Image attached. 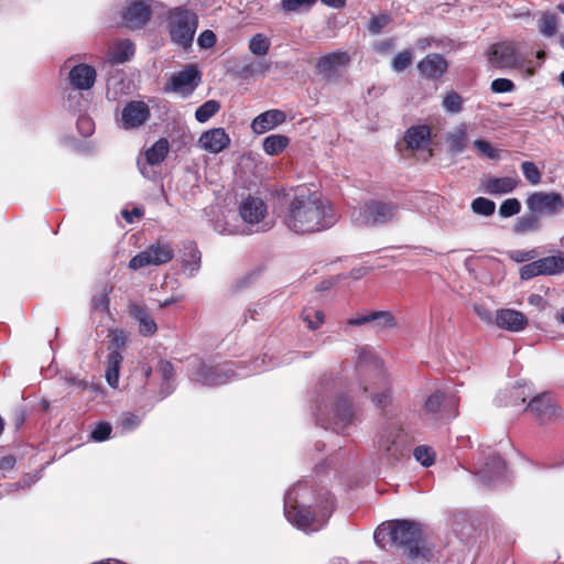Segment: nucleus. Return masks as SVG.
Returning a JSON list of instances; mask_svg holds the SVG:
<instances>
[{
	"instance_id": "25",
	"label": "nucleus",
	"mask_w": 564,
	"mask_h": 564,
	"mask_svg": "<svg viewBox=\"0 0 564 564\" xmlns=\"http://www.w3.org/2000/svg\"><path fill=\"white\" fill-rule=\"evenodd\" d=\"M70 84L79 90L90 89L96 80V70L87 64H78L69 72Z\"/></svg>"
},
{
	"instance_id": "29",
	"label": "nucleus",
	"mask_w": 564,
	"mask_h": 564,
	"mask_svg": "<svg viewBox=\"0 0 564 564\" xmlns=\"http://www.w3.org/2000/svg\"><path fill=\"white\" fill-rule=\"evenodd\" d=\"M134 55V45L130 40L115 42L109 48V58L112 63L121 64Z\"/></svg>"
},
{
	"instance_id": "37",
	"label": "nucleus",
	"mask_w": 564,
	"mask_h": 564,
	"mask_svg": "<svg viewBox=\"0 0 564 564\" xmlns=\"http://www.w3.org/2000/svg\"><path fill=\"white\" fill-rule=\"evenodd\" d=\"M270 47H271L270 39L262 33L254 34L249 41V50L253 55H257V56L267 55Z\"/></svg>"
},
{
	"instance_id": "39",
	"label": "nucleus",
	"mask_w": 564,
	"mask_h": 564,
	"mask_svg": "<svg viewBox=\"0 0 564 564\" xmlns=\"http://www.w3.org/2000/svg\"><path fill=\"white\" fill-rule=\"evenodd\" d=\"M558 19L555 13L544 12L539 20V31L544 36L551 37L557 31Z\"/></svg>"
},
{
	"instance_id": "1",
	"label": "nucleus",
	"mask_w": 564,
	"mask_h": 564,
	"mask_svg": "<svg viewBox=\"0 0 564 564\" xmlns=\"http://www.w3.org/2000/svg\"><path fill=\"white\" fill-rule=\"evenodd\" d=\"M280 217L284 226L296 235L316 234L337 223L333 205L321 192L297 186L283 197Z\"/></svg>"
},
{
	"instance_id": "28",
	"label": "nucleus",
	"mask_w": 564,
	"mask_h": 564,
	"mask_svg": "<svg viewBox=\"0 0 564 564\" xmlns=\"http://www.w3.org/2000/svg\"><path fill=\"white\" fill-rule=\"evenodd\" d=\"M123 361V357L120 351L111 350L107 357V369H106V380L108 384L116 389L119 384V373L121 364Z\"/></svg>"
},
{
	"instance_id": "17",
	"label": "nucleus",
	"mask_w": 564,
	"mask_h": 564,
	"mask_svg": "<svg viewBox=\"0 0 564 564\" xmlns=\"http://www.w3.org/2000/svg\"><path fill=\"white\" fill-rule=\"evenodd\" d=\"M448 68V63L442 54H427L417 63L421 76L427 80H438Z\"/></svg>"
},
{
	"instance_id": "33",
	"label": "nucleus",
	"mask_w": 564,
	"mask_h": 564,
	"mask_svg": "<svg viewBox=\"0 0 564 564\" xmlns=\"http://www.w3.org/2000/svg\"><path fill=\"white\" fill-rule=\"evenodd\" d=\"M290 140L282 134H271L263 140V151L269 155H279L289 145Z\"/></svg>"
},
{
	"instance_id": "60",
	"label": "nucleus",
	"mask_w": 564,
	"mask_h": 564,
	"mask_svg": "<svg viewBox=\"0 0 564 564\" xmlns=\"http://www.w3.org/2000/svg\"><path fill=\"white\" fill-rule=\"evenodd\" d=\"M143 216V209L139 207H133L131 210L124 209L122 210V217L127 223L132 224L134 219H140Z\"/></svg>"
},
{
	"instance_id": "12",
	"label": "nucleus",
	"mask_w": 564,
	"mask_h": 564,
	"mask_svg": "<svg viewBox=\"0 0 564 564\" xmlns=\"http://www.w3.org/2000/svg\"><path fill=\"white\" fill-rule=\"evenodd\" d=\"M398 212V205L392 202L371 199L365 204L364 218L369 225H383L391 221Z\"/></svg>"
},
{
	"instance_id": "6",
	"label": "nucleus",
	"mask_w": 564,
	"mask_h": 564,
	"mask_svg": "<svg viewBox=\"0 0 564 564\" xmlns=\"http://www.w3.org/2000/svg\"><path fill=\"white\" fill-rule=\"evenodd\" d=\"M334 497L328 495L322 516H318L311 509V507L305 506H292L290 508H285V514L289 521H291L297 528L315 531L326 522L332 511L334 510Z\"/></svg>"
},
{
	"instance_id": "8",
	"label": "nucleus",
	"mask_w": 564,
	"mask_h": 564,
	"mask_svg": "<svg viewBox=\"0 0 564 564\" xmlns=\"http://www.w3.org/2000/svg\"><path fill=\"white\" fill-rule=\"evenodd\" d=\"M487 55L489 63L496 68H519L523 63L516 44L510 41L492 44Z\"/></svg>"
},
{
	"instance_id": "20",
	"label": "nucleus",
	"mask_w": 564,
	"mask_h": 564,
	"mask_svg": "<svg viewBox=\"0 0 564 564\" xmlns=\"http://www.w3.org/2000/svg\"><path fill=\"white\" fill-rule=\"evenodd\" d=\"M230 138L224 128H213L205 131L199 138V145L205 151L217 154L228 148Z\"/></svg>"
},
{
	"instance_id": "15",
	"label": "nucleus",
	"mask_w": 564,
	"mask_h": 564,
	"mask_svg": "<svg viewBox=\"0 0 564 564\" xmlns=\"http://www.w3.org/2000/svg\"><path fill=\"white\" fill-rule=\"evenodd\" d=\"M530 412L541 423L550 422L558 415V406L549 393H541L533 397L524 409Z\"/></svg>"
},
{
	"instance_id": "59",
	"label": "nucleus",
	"mask_w": 564,
	"mask_h": 564,
	"mask_svg": "<svg viewBox=\"0 0 564 564\" xmlns=\"http://www.w3.org/2000/svg\"><path fill=\"white\" fill-rule=\"evenodd\" d=\"M510 258L518 263L531 261L532 259L535 258V250L534 249L529 250V251L517 250V251L511 252Z\"/></svg>"
},
{
	"instance_id": "52",
	"label": "nucleus",
	"mask_w": 564,
	"mask_h": 564,
	"mask_svg": "<svg viewBox=\"0 0 564 564\" xmlns=\"http://www.w3.org/2000/svg\"><path fill=\"white\" fill-rule=\"evenodd\" d=\"M521 210V204L517 198H508L499 207V214L501 217H511L519 214Z\"/></svg>"
},
{
	"instance_id": "30",
	"label": "nucleus",
	"mask_w": 564,
	"mask_h": 564,
	"mask_svg": "<svg viewBox=\"0 0 564 564\" xmlns=\"http://www.w3.org/2000/svg\"><path fill=\"white\" fill-rule=\"evenodd\" d=\"M519 180L514 177H490L486 185V192L492 195L507 194L518 186Z\"/></svg>"
},
{
	"instance_id": "43",
	"label": "nucleus",
	"mask_w": 564,
	"mask_h": 564,
	"mask_svg": "<svg viewBox=\"0 0 564 564\" xmlns=\"http://www.w3.org/2000/svg\"><path fill=\"white\" fill-rule=\"evenodd\" d=\"M540 226L541 223L535 215H525L518 218L517 224L514 226V231L518 234L535 231L540 228Z\"/></svg>"
},
{
	"instance_id": "7",
	"label": "nucleus",
	"mask_w": 564,
	"mask_h": 564,
	"mask_svg": "<svg viewBox=\"0 0 564 564\" xmlns=\"http://www.w3.org/2000/svg\"><path fill=\"white\" fill-rule=\"evenodd\" d=\"M202 82V73L195 64H187L181 70L171 75L164 91L180 94L183 97L191 96Z\"/></svg>"
},
{
	"instance_id": "63",
	"label": "nucleus",
	"mask_w": 564,
	"mask_h": 564,
	"mask_svg": "<svg viewBox=\"0 0 564 564\" xmlns=\"http://www.w3.org/2000/svg\"><path fill=\"white\" fill-rule=\"evenodd\" d=\"M77 126L83 134H85V135L90 134L93 122L89 118L80 117L77 121Z\"/></svg>"
},
{
	"instance_id": "31",
	"label": "nucleus",
	"mask_w": 564,
	"mask_h": 564,
	"mask_svg": "<svg viewBox=\"0 0 564 564\" xmlns=\"http://www.w3.org/2000/svg\"><path fill=\"white\" fill-rule=\"evenodd\" d=\"M352 416L354 412L350 400L346 398H338L334 403L335 424L345 427L351 422Z\"/></svg>"
},
{
	"instance_id": "38",
	"label": "nucleus",
	"mask_w": 564,
	"mask_h": 564,
	"mask_svg": "<svg viewBox=\"0 0 564 564\" xmlns=\"http://www.w3.org/2000/svg\"><path fill=\"white\" fill-rule=\"evenodd\" d=\"M219 101L215 99L207 100L196 109L195 119L198 122L204 123L208 121L213 116H215L219 111Z\"/></svg>"
},
{
	"instance_id": "22",
	"label": "nucleus",
	"mask_w": 564,
	"mask_h": 564,
	"mask_svg": "<svg viewBox=\"0 0 564 564\" xmlns=\"http://www.w3.org/2000/svg\"><path fill=\"white\" fill-rule=\"evenodd\" d=\"M286 120V115L280 109L267 110L257 116L251 122V129L256 134H263Z\"/></svg>"
},
{
	"instance_id": "13",
	"label": "nucleus",
	"mask_w": 564,
	"mask_h": 564,
	"mask_svg": "<svg viewBox=\"0 0 564 564\" xmlns=\"http://www.w3.org/2000/svg\"><path fill=\"white\" fill-rule=\"evenodd\" d=\"M194 376L195 380L202 384L214 387L227 383L236 377V373L232 369L225 366H210L202 362Z\"/></svg>"
},
{
	"instance_id": "64",
	"label": "nucleus",
	"mask_w": 564,
	"mask_h": 564,
	"mask_svg": "<svg viewBox=\"0 0 564 564\" xmlns=\"http://www.w3.org/2000/svg\"><path fill=\"white\" fill-rule=\"evenodd\" d=\"M474 311L480 317V319H482V321L491 319L490 313L484 306L475 305Z\"/></svg>"
},
{
	"instance_id": "4",
	"label": "nucleus",
	"mask_w": 564,
	"mask_h": 564,
	"mask_svg": "<svg viewBox=\"0 0 564 564\" xmlns=\"http://www.w3.org/2000/svg\"><path fill=\"white\" fill-rule=\"evenodd\" d=\"M410 440L399 425H388L377 435L378 453L389 463L400 462L409 454Z\"/></svg>"
},
{
	"instance_id": "50",
	"label": "nucleus",
	"mask_w": 564,
	"mask_h": 564,
	"mask_svg": "<svg viewBox=\"0 0 564 564\" xmlns=\"http://www.w3.org/2000/svg\"><path fill=\"white\" fill-rule=\"evenodd\" d=\"M391 22V17L387 13L375 15L369 20L368 30L372 34L380 33Z\"/></svg>"
},
{
	"instance_id": "57",
	"label": "nucleus",
	"mask_w": 564,
	"mask_h": 564,
	"mask_svg": "<svg viewBox=\"0 0 564 564\" xmlns=\"http://www.w3.org/2000/svg\"><path fill=\"white\" fill-rule=\"evenodd\" d=\"M197 43L202 48H210L216 44V35L213 31L205 30L199 34Z\"/></svg>"
},
{
	"instance_id": "56",
	"label": "nucleus",
	"mask_w": 564,
	"mask_h": 564,
	"mask_svg": "<svg viewBox=\"0 0 564 564\" xmlns=\"http://www.w3.org/2000/svg\"><path fill=\"white\" fill-rule=\"evenodd\" d=\"M110 344L113 347V350H118L123 348L127 343V337L123 330L115 329L109 333Z\"/></svg>"
},
{
	"instance_id": "5",
	"label": "nucleus",
	"mask_w": 564,
	"mask_h": 564,
	"mask_svg": "<svg viewBox=\"0 0 564 564\" xmlns=\"http://www.w3.org/2000/svg\"><path fill=\"white\" fill-rule=\"evenodd\" d=\"M197 26L198 17L192 10L177 7L171 11L169 31L172 41L180 46L187 48L192 45Z\"/></svg>"
},
{
	"instance_id": "45",
	"label": "nucleus",
	"mask_w": 564,
	"mask_h": 564,
	"mask_svg": "<svg viewBox=\"0 0 564 564\" xmlns=\"http://www.w3.org/2000/svg\"><path fill=\"white\" fill-rule=\"evenodd\" d=\"M414 458L424 467H430L435 463V452L429 446H417L413 451Z\"/></svg>"
},
{
	"instance_id": "44",
	"label": "nucleus",
	"mask_w": 564,
	"mask_h": 564,
	"mask_svg": "<svg viewBox=\"0 0 564 564\" xmlns=\"http://www.w3.org/2000/svg\"><path fill=\"white\" fill-rule=\"evenodd\" d=\"M496 204L495 202L485 198V197H477L471 202V210L481 216H491L495 213Z\"/></svg>"
},
{
	"instance_id": "46",
	"label": "nucleus",
	"mask_w": 564,
	"mask_h": 564,
	"mask_svg": "<svg viewBox=\"0 0 564 564\" xmlns=\"http://www.w3.org/2000/svg\"><path fill=\"white\" fill-rule=\"evenodd\" d=\"M271 68V62L261 59L256 63L245 65L240 72L243 77H251L258 74H264Z\"/></svg>"
},
{
	"instance_id": "42",
	"label": "nucleus",
	"mask_w": 564,
	"mask_h": 564,
	"mask_svg": "<svg viewBox=\"0 0 564 564\" xmlns=\"http://www.w3.org/2000/svg\"><path fill=\"white\" fill-rule=\"evenodd\" d=\"M521 280H530L539 275H545V270L541 259L531 261L520 268L519 271Z\"/></svg>"
},
{
	"instance_id": "47",
	"label": "nucleus",
	"mask_w": 564,
	"mask_h": 564,
	"mask_svg": "<svg viewBox=\"0 0 564 564\" xmlns=\"http://www.w3.org/2000/svg\"><path fill=\"white\" fill-rule=\"evenodd\" d=\"M413 62V54L410 50H403L395 54L392 59V68L395 72H403Z\"/></svg>"
},
{
	"instance_id": "19",
	"label": "nucleus",
	"mask_w": 564,
	"mask_h": 564,
	"mask_svg": "<svg viewBox=\"0 0 564 564\" xmlns=\"http://www.w3.org/2000/svg\"><path fill=\"white\" fill-rule=\"evenodd\" d=\"M432 129L427 124H415L406 129L403 141L406 149L415 152L424 150L431 143Z\"/></svg>"
},
{
	"instance_id": "26",
	"label": "nucleus",
	"mask_w": 564,
	"mask_h": 564,
	"mask_svg": "<svg viewBox=\"0 0 564 564\" xmlns=\"http://www.w3.org/2000/svg\"><path fill=\"white\" fill-rule=\"evenodd\" d=\"M445 402V393L442 391H435L424 402L423 410L426 415L436 420H449L447 415Z\"/></svg>"
},
{
	"instance_id": "3",
	"label": "nucleus",
	"mask_w": 564,
	"mask_h": 564,
	"mask_svg": "<svg viewBox=\"0 0 564 564\" xmlns=\"http://www.w3.org/2000/svg\"><path fill=\"white\" fill-rule=\"evenodd\" d=\"M357 371L372 380V387L364 386V391L371 394L372 402L384 409L390 403L391 383L383 369L382 361L368 347L358 350Z\"/></svg>"
},
{
	"instance_id": "21",
	"label": "nucleus",
	"mask_w": 564,
	"mask_h": 564,
	"mask_svg": "<svg viewBox=\"0 0 564 564\" xmlns=\"http://www.w3.org/2000/svg\"><path fill=\"white\" fill-rule=\"evenodd\" d=\"M496 324L498 327L518 333L523 330L528 326L527 316L517 310L501 308L497 311Z\"/></svg>"
},
{
	"instance_id": "18",
	"label": "nucleus",
	"mask_w": 564,
	"mask_h": 564,
	"mask_svg": "<svg viewBox=\"0 0 564 564\" xmlns=\"http://www.w3.org/2000/svg\"><path fill=\"white\" fill-rule=\"evenodd\" d=\"M267 204L259 197L249 195L239 205V215L249 225L260 224L267 216Z\"/></svg>"
},
{
	"instance_id": "62",
	"label": "nucleus",
	"mask_w": 564,
	"mask_h": 564,
	"mask_svg": "<svg viewBox=\"0 0 564 564\" xmlns=\"http://www.w3.org/2000/svg\"><path fill=\"white\" fill-rule=\"evenodd\" d=\"M17 464V458L13 455H6L0 457V470H12Z\"/></svg>"
},
{
	"instance_id": "32",
	"label": "nucleus",
	"mask_w": 564,
	"mask_h": 564,
	"mask_svg": "<svg viewBox=\"0 0 564 564\" xmlns=\"http://www.w3.org/2000/svg\"><path fill=\"white\" fill-rule=\"evenodd\" d=\"M170 144L167 139L160 138L150 149L145 151V159L150 165L162 163L169 154Z\"/></svg>"
},
{
	"instance_id": "2",
	"label": "nucleus",
	"mask_w": 564,
	"mask_h": 564,
	"mask_svg": "<svg viewBox=\"0 0 564 564\" xmlns=\"http://www.w3.org/2000/svg\"><path fill=\"white\" fill-rule=\"evenodd\" d=\"M379 533H387L391 544L412 562L430 561L432 557V549L425 542L420 522L406 519L388 521L381 524Z\"/></svg>"
},
{
	"instance_id": "14",
	"label": "nucleus",
	"mask_w": 564,
	"mask_h": 564,
	"mask_svg": "<svg viewBox=\"0 0 564 564\" xmlns=\"http://www.w3.org/2000/svg\"><path fill=\"white\" fill-rule=\"evenodd\" d=\"M150 108L144 101L131 100L121 112L122 128L126 130L140 128L150 119Z\"/></svg>"
},
{
	"instance_id": "24",
	"label": "nucleus",
	"mask_w": 564,
	"mask_h": 564,
	"mask_svg": "<svg viewBox=\"0 0 564 564\" xmlns=\"http://www.w3.org/2000/svg\"><path fill=\"white\" fill-rule=\"evenodd\" d=\"M128 308L129 315L139 323L140 335L149 337L156 333L158 325L144 305L130 303Z\"/></svg>"
},
{
	"instance_id": "58",
	"label": "nucleus",
	"mask_w": 564,
	"mask_h": 564,
	"mask_svg": "<svg viewBox=\"0 0 564 564\" xmlns=\"http://www.w3.org/2000/svg\"><path fill=\"white\" fill-rule=\"evenodd\" d=\"M141 423V420L138 415L133 413H127L123 415V417L120 421V426L124 431H132L137 426H139Z\"/></svg>"
},
{
	"instance_id": "10",
	"label": "nucleus",
	"mask_w": 564,
	"mask_h": 564,
	"mask_svg": "<svg viewBox=\"0 0 564 564\" xmlns=\"http://www.w3.org/2000/svg\"><path fill=\"white\" fill-rule=\"evenodd\" d=\"M150 0H129L121 10L124 25L131 30L142 29L151 19Z\"/></svg>"
},
{
	"instance_id": "9",
	"label": "nucleus",
	"mask_w": 564,
	"mask_h": 564,
	"mask_svg": "<svg viewBox=\"0 0 564 564\" xmlns=\"http://www.w3.org/2000/svg\"><path fill=\"white\" fill-rule=\"evenodd\" d=\"M173 257L174 250L170 245L158 242L132 257L129 261V268L138 270L147 265H160L170 262Z\"/></svg>"
},
{
	"instance_id": "61",
	"label": "nucleus",
	"mask_w": 564,
	"mask_h": 564,
	"mask_svg": "<svg viewBox=\"0 0 564 564\" xmlns=\"http://www.w3.org/2000/svg\"><path fill=\"white\" fill-rule=\"evenodd\" d=\"M393 47H394V40L391 37L382 40V41L376 43V45H375L376 51L381 54L389 53L390 51L393 50Z\"/></svg>"
},
{
	"instance_id": "54",
	"label": "nucleus",
	"mask_w": 564,
	"mask_h": 564,
	"mask_svg": "<svg viewBox=\"0 0 564 564\" xmlns=\"http://www.w3.org/2000/svg\"><path fill=\"white\" fill-rule=\"evenodd\" d=\"M317 0H282L281 6L285 12L297 11L302 7L310 8L316 3Z\"/></svg>"
},
{
	"instance_id": "11",
	"label": "nucleus",
	"mask_w": 564,
	"mask_h": 564,
	"mask_svg": "<svg viewBox=\"0 0 564 564\" xmlns=\"http://www.w3.org/2000/svg\"><path fill=\"white\" fill-rule=\"evenodd\" d=\"M527 205L533 213L555 215L564 209V198L556 192H535L528 197Z\"/></svg>"
},
{
	"instance_id": "41",
	"label": "nucleus",
	"mask_w": 564,
	"mask_h": 564,
	"mask_svg": "<svg viewBox=\"0 0 564 564\" xmlns=\"http://www.w3.org/2000/svg\"><path fill=\"white\" fill-rule=\"evenodd\" d=\"M463 105H464V100H463L462 96L454 90L448 91L444 96L443 101H442L443 108L445 109V111H447L449 113L460 112L463 110Z\"/></svg>"
},
{
	"instance_id": "53",
	"label": "nucleus",
	"mask_w": 564,
	"mask_h": 564,
	"mask_svg": "<svg viewBox=\"0 0 564 564\" xmlns=\"http://www.w3.org/2000/svg\"><path fill=\"white\" fill-rule=\"evenodd\" d=\"M159 371L162 376V379L167 384L166 391L164 392V397L171 393L170 390V381L174 378L175 370L171 361L169 360H160L158 365Z\"/></svg>"
},
{
	"instance_id": "16",
	"label": "nucleus",
	"mask_w": 564,
	"mask_h": 564,
	"mask_svg": "<svg viewBox=\"0 0 564 564\" xmlns=\"http://www.w3.org/2000/svg\"><path fill=\"white\" fill-rule=\"evenodd\" d=\"M350 56L347 52L335 51L323 55L317 59L316 69L325 79H333L338 76L339 68L348 66Z\"/></svg>"
},
{
	"instance_id": "34",
	"label": "nucleus",
	"mask_w": 564,
	"mask_h": 564,
	"mask_svg": "<svg viewBox=\"0 0 564 564\" xmlns=\"http://www.w3.org/2000/svg\"><path fill=\"white\" fill-rule=\"evenodd\" d=\"M446 144L448 151L457 154L462 153L467 144V133L465 128H458L454 132L446 135Z\"/></svg>"
},
{
	"instance_id": "35",
	"label": "nucleus",
	"mask_w": 564,
	"mask_h": 564,
	"mask_svg": "<svg viewBox=\"0 0 564 564\" xmlns=\"http://www.w3.org/2000/svg\"><path fill=\"white\" fill-rule=\"evenodd\" d=\"M545 275H557L564 273V253L541 258Z\"/></svg>"
},
{
	"instance_id": "23",
	"label": "nucleus",
	"mask_w": 564,
	"mask_h": 564,
	"mask_svg": "<svg viewBox=\"0 0 564 564\" xmlns=\"http://www.w3.org/2000/svg\"><path fill=\"white\" fill-rule=\"evenodd\" d=\"M368 323H375L381 329L397 326L395 317L389 311H376L347 321L350 326H361Z\"/></svg>"
},
{
	"instance_id": "49",
	"label": "nucleus",
	"mask_w": 564,
	"mask_h": 564,
	"mask_svg": "<svg viewBox=\"0 0 564 564\" xmlns=\"http://www.w3.org/2000/svg\"><path fill=\"white\" fill-rule=\"evenodd\" d=\"M112 432V426L110 423L101 421L96 424L94 430L90 433L91 440L95 442H105L107 441Z\"/></svg>"
},
{
	"instance_id": "48",
	"label": "nucleus",
	"mask_w": 564,
	"mask_h": 564,
	"mask_svg": "<svg viewBox=\"0 0 564 564\" xmlns=\"http://www.w3.org/2000/svg\"><path fill=\"white\" fill-rule=\"evenodd\" d=\"M521 170H522V173H523L525 180L530 184L536 185L541 182V177H542L541 172L533 162H530V161L522 162Z\"/></svg>"
},
{
	"instance_id": "36",
	"label": "nucleus",
	"mask_w": 564,
	"mask_h": 564,
	"mask_svg": "<svg viewBox=\"0 0 564 564\" xmlns=\"http://www.w3.org/2000/svg\"><path fill=\"white\" fill-rule=\"evenodd\" d=\"M202 253L194 242L184 246L183 265L189 267L192 271L199 269Z\"/></svg>"
},
{
	"instance_id": "40",
	"label": "nucleus",
	"mask_w": 564,
	"mask_h": 564,
	"mask_svg": "<svg viewBox=\"0 0 564 564\" xmlns=\"http://www.w3.org/2000/svg\"><path fill=\"white\" fill-rule=\"evenodd\" d=\"M301 317L303 322L307 324V327L312 330L318 329L325 321L323 311L315 310L313 307H305L302 311Z\"/></svg>"
},
{
	"instance_id": "51",
	"label": "nucleus",
	"mask_w": 564,
	"mask_h": 564,
	"mask_svg": "<svg viewBox=\"0 0 564 564\" xmlns=\"http://www.w3.org/2000/svg\"><path fill=\"white\" fill-rule=\"evenodd\" d=\"M474 147L477 149L479 155L496 160L499 158V151L495 149L488 141L477 139L474 141Z\"/></svg>"
},
{
	"instance_id": "27",
	"label": "nucleus",
	"mask_w": 564,
	"mask_h": 564,
	"mask_svg": "<svg viewBox=\"0 0 564 564\" xmlns=\"http://www.w3.org/2000/svg\"><path fill=\"white\" fill-rule=\"evenodd\" d=\"M505 469V460L499 455H491L485 462L484 466L477 470V474L485 484H489L496 477L502 476Z\"/></svg>"
},
{
	"instance_id": "55",
	"label": "nucleus",
	"mask_w": 564,
	"mask_h": 564,
	"mask_svg": "<svg viewBox=\"0 0 564 564\" xmlns=\"http://www.w3.org/2000/svg\"><path fill=\"white\" fill-rule=\"evenodd\" d=\"M490 88L494 93L502 94L514 90L516 86L513 82L508 78H497L491 82Z\"/></svg>"
}]
</instances>
